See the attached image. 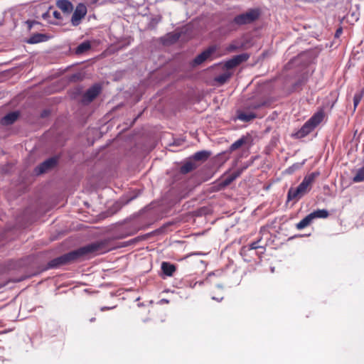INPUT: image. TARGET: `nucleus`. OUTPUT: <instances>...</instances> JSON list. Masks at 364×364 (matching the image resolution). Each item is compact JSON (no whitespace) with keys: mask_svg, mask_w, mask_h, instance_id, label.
<instances>
[{"mask_svg":"<svg viewBox=\"0 0 364 364\" xmlns=\"http://www.w3.org/2000/svg\"><path fill=\"white\" fill-rule=\"evenodd\" d=\"M161 269L164 274L171 277L176 272V266L167 262H163L161 264Z\"/></svg>","mask_w":364,"mask_h":364,"instance_id":"13","label":"nucleus"},{"mask_svg":"<svg viewBox=\"0 0 364 364\" xmlns=\"http://www.w3.org/2000/svg\"><path fill=\"white\" fill-rule=\"evenodd\" d=\"M238 119L243 122H250L257 117V115L253 112L245 113L241 112L237 116Z\"/></svg>","mask_w":364,"mask_h":364,"instance_id":"20","label":"nucleus"},{"mask_svg":"<svg viewBox=\"0 0 364 364\" xmlns=\"http://www.w3.org/2000/svg\"><path fill=\"white\" fill-rule=\"evenodd\" d=\"M216 51V48L215 46H210L206 50L203 51L201 53L198 55L191 62V65L193 67H196L198 65H201L205 60L209 59L212 54H213Z\"/></svg>","mask_w":364,"mask_h":364,"instance_id":"5","label":"nucleus"},{"mask_svg":"<svg viewBox=\"0 0 364 364\" xmlns=\"http://www.w3.org/2000/svg\"><path fill=\"white\" fill-rule=\"evenodd\" d=\"M43 41V35L38 34L32 36L28 41L30 43H37Z\"/></svg>","mask_w":364,"mask_h":364,"instance_id":"24","label":"nucleus"},{"mask_svg":"<svg viewBox=\"0 0 364 364\" xmlns=\"http://www.w3.org/2000/svg\"><path fill=\"white\" fill-rule=\"evenodd\" d=\"M323 116V112H318L314 114L296 133L298 137H304L311 132L322 122Z\"/></svg>","mask_w":364,"mask_h":364,"instance_id":"3","label":"nucleus"},{"mask_svg":"<svg viewBox=\"0 0 364 364\" xmlns=\"http://www.w3.org/2000/svg\"><path fill=\"white\" fill-rule=\"evenodd\" d=\"M18 112H12L6 114L1 119V124L2 125H9L13 124L18 117Z\"/></svg>","mask_w":364,"mask_h":364,"instance_id":"12","label":"nucleus"},{"mask_svg":"<svg viewBox=\"0 0 364 364\" xmlns=\"http://www.w3.org/2000/svg\"><path fill=\"white\" fill-rule=\"evenodd\" d=\"M264 103H253L251 105H250V107L254 109H257L260 108L262 106H263Z\"/></svg>","mask_w":364,"mask_h":364,"instance_id":"27","label":"nucleus"},{"mask_svg":"<svg viewBox=\"0 0 364 364\" xmlns=\"http://www.w3.org/2000/svg\"><path fill=\"white\" fill-rule=\"evenodd\" d=\"M247 139L245 136H242V138L239 139L236 141H235L233 144H231L230 147V150L231 151H233L240 147H241L243 144L246 143Z\"/></svg>","mask_w":364,"mask_h":364,"instance_id":"22","label":"nucleus"},{"mask_svg":"<svg viewBox=\"0 0 364 364\" xmlns=\"http://www.w3.org/2000/svg\"><path fill=\"white\" fill-rule=\"evenodd\" d=\"M95 320V318H90V321H91V322L94 321Z\"/></svg>","mask_w":364,"mask_h":364,"instance_id":"31","label":"nucleus"},{"mask_svg":"<svg viewBox=\"0 0 364 364\" xmlns=\"http://www.w3.org/2000/svg\"><path fill=\"white\" fill-rule=\"evenodd\" d=\"M56 163H57V160L55 159L50 158V159L46 160L45 161H43V163H41L38 166H37L35 168V173L38 175L43 173L46 172L47 171H48L49 169L54 167L55 166Z\"/></svg>","mask_w":364,"mask_h":364,"instance_id":"9","label":"nucleus"},{"mask_svg":"<svg viewBox=\"0 0 364 364\" xmlns=\"http://www.w3.org/2000/svg\"><path fill=\"white\" fill-rule=\"evenodd\" d=\"M101 87L99 85H94L83 95L82 102L84 104L91 102L100 92Z\"/></svg>","mask_w":364,"mask_h":364,"instance_id":"8","label":"nucleus"},{"mask_svg":"<svg viewBox=\"0 0 364 364\" xmlns=\"http://www.w3.org/2000/svg\"><path fill=\"white\" fill-rule=\"evenodd\" d=\"M259 16V11L252 9L244 14L236 16L233 19V22L239 26L249 24L256 21Z\"/></svg>","mask_w":364,"mask_h":364,"instance_id":"4","label":"nucleus"},{"mask_svg":"<svg viewBox=\"0 0 364 364\" xmlns=\"http://www.w3.org/2000/svg\"><path fill=\"white\" fill-rule=\"evenodd\" d=\"M313 219L310 214L307 215L304 218H303L299 223L296 225V227L298 230L304 229V228L309 225Z\"/></svg>","mask_w":364,"mask_h":364,"instance_id":"17","label":"nucleus"},{"mask_svg":"<svg viewBox=\"0 0 364 364\" xmlns=\"http://www.w3.org/2000/svg\"><path fill=\"white\" fill-rule=\"evenodd\" d=\"M57 6L65 14H70L73 10V6L68 0H58L56 3Z\"/></svg>","mask_w":364,"mask_h":364,"instance_id":"11","label":"nucleus"},{"mask_svg":"<svg viewBox=\"0 0 364 364\" xmlns=\"http://www.w3.org/2000/svg\"><path fill=\"white\" fill-rule=\"evenodd\" d=\"M197 168V165L192 161H187L180 168V172L186 174Z\"/></svg>","mask_w":364,"mask_h":364,"instance_id":"16","label":"nucleus"},{"mask_svg":"<svg viewBox=\"0 0 364 364\" xmlns=\"http://www.w3.org/2000/svg\"><path fill=\"white\" fill-rule=\"evenodd\" d=\"M250 58V55L247 53H242L240 55H235L231 59L227 60L225 63V68L226 69H232L237 66H238L240 64H241L243 62L247 61Z\"/></svg>","mask_w":364,"mask_h":364,"instance_id":"7","label":"nucleus"},{"mask_svg":"<svg viewBox=\"0 0 364 364\" xmlns=\"http://www.w3.org/2000/svg\"><path fill=\"white\" fill-rule=\"evenodd\" d=\"M120 202H121V201H119V202H117V204H119V203L120 204Z\"/></svg>","mask_w":364,"mask_h":364,"instance_id":"33","label":"nucleus"},{"mask_svg":"<svg viewBox=\"0 0 364 364\" xmlns=\"http://www.w3.org/2000/svg\"><path fill=\"white\" fill-rule=\"evenodd\" d=\"M244 48V44L238 41L232 42L227 48L228 52H234Z\"/></svg>","mask_w":364,"mask_h":364,"instance_id":"21","label":"nucleus"},{"mask_svg":"<svg viewBox=\"0 0 364 364\" xmlns=\"http://www.w3.org/2000/svg\"><path fill=\"white\" fill-rule=\"evenodd\" d=\"M100 245L95 243L82 247L77 250L70 252L60 257L55 258L49 262L50 267H57L58 266L71 263L81 257L90 253H98Z\"/></svg>","mask_w":364,"mask_h":364,"instance_id":"1","label":"nucleus"},{"mask_svg":"<svg viewBox=\"0 0 364 364\" xmlns=\"http://www.w3.org/2000/svg\"><path fill=\"white\" fill-rule=\"evenodd\" d=\"M259 240H259L257 241H255V242H253L251 244H250L249 249L250 250H256V249H258V248L261 247L259 245H258V243H259Z\"/></svg>","mask_w":364,"mask_h":364,"instance_id":"26","label":"nucleus"},{"mask_svg":"<svg viewBox=\"0 0 364 364\" xmlns=\"http://www.w3.org/2000/svg\"><path fill=\"white\" fill-rule=\"evenodd\" d=\"M232 75V73L231 72L226 71L224 73L216 76L214 78V81L216 82L218 85H222L229 80Z\"/></svg>","mask_w":364,"mask_h":364,"instance_id":"14","label":"nucleus"},{"mask_svg":"<svg viewBox=\"0 0 364 364\" xmlns=\"http://www.w3.org/2000/svg\"><path fill=\"white\" fill-rule=\"evenodd\" d=\"M119 245H116L114 246V248H117V247H119Z\"/></svg>","mask_w":364,"mask_h":364,"instance_id":"32","label":"nucleus"},{"mask_svg":"<svg viewBox=\"0 0 364 364\" xmlns=\"http://www.w3.org/2000/svg\"><path fill=\"white\" fill-rule=\"evenodd\" d=\"M240 175V171H237L232 173L230 176L225 178L221 182H220L217 186L218 190H223L228 186H229L233 181H235Z\"/></svg>","mask_w":364,"mask_h":364,"instance_id":"10","label":"nucleus"},{"mask_svg":"<svg viewBox=\"0 0 364 364\" xmlns=\"http://www.w3.org/2000/svg\"><path fill=\"white\" fill-rule=\"evenodd\" d=\"M91 45L89 41H84L80 43L75 50L77 54H82L90 49Z\"/></svg>","mask_w":364,"mask_h":364,"instance_id":"19","label":"nucleus"},{"mask_svg":"<svg viewBox=\"0 0 364 364\" xmlns=\"http://www.w3.org/2000/svg\"><path fill=\"white\" fill-rule=\"evenodd\" d=\"M342 32V29L341 28H338L336 32V36H338Z\"/></svg>","mask_w":364,"mask_h":364,"instance_id":"30","label":"nucleus"},{"mask_svg":"<svg viewBox=\"0 0 364 364\" xmlns=\"http://www.w3.org/2000/svg\"><path fill=\"white\" fill-rule=\"evenodd\" d=\"M134 198L133 197H130L129 198L127 199L126 200H122V202H120V206L123 205H125L127 204L128 202H129L130 200H132Z\"/></svg>","mask_w":364,"mask_h":364,"instance_id":"29","label":"nucleus"},{"mask_svg":"<svg viewBox=\"0 0 364 364\" xmlns=\"http://www.w3.org/2000/svg\"><path fill=\"white\" fill-rule=\"evenodd\" d=\"M364 181V166L358 169L356 175L353 177L354 182H360Z\"/></svg>","mask_w":364,"mask_h":364,"instance_id":"23","label":"nucleus"},{"mask_svg":"<svg viewBox=\"0 0 364 364\" xmlns=\"http://www.w3.org/2000/svg\"><path fill=\"white\" fill-rule=\"evenodd\" d=\"M310 215L312 217V219L314 220L315 218H326L329 214L328 212L325 209H318L311 213Z\"/></svg>","mask_w":364,"mask_h":364,"instance_id":"18","label":"nucleus"},{"mask_svg":"<svg viewBox=\"0 0 364 364\" xmlns=\"http://www.w3.org/2000/svg\"><path fill=\"white\" fill-rule=\"evenodd\" d=\"M210 156V152L208 151H200L193 154L192 159L195 161H205Z\"/></svg>","mask_w":364,"mask_h":364,"instance_id":"15","label":"nucleus"},{"mask_svg":"<svg viewBox=\"0 0 364 364\" xmlns=\"http://www.w3.org/2000/svg\"><path fill=\"white\" fill-rule=\"evenodd\" d=\"M53 15L57 19L61 18L60 13L57 11H53Z\"/></svg>","mask_w":364,"mask_h":364,"instance_id":"28","label":"nucleus"},{"mask_svg":"<svg viewBox=\"0 0 364 364\" xmlns=\"http://www.w3.org/2000/svg\"><path fill=\"white\" fill-rule=\"evenodd\" d=\"M318 175V172H313L306 176L297 188H290L287 193V200H297L306 194L310 191L312 183Z\"/></svg>","mask_w":364,"mask_h":364,"instance_id":"2","label":"nucleus"},{"mask_svg":"<svg viewBox=\"0 0 364 364\" xmlns=\"http://www.w3.org/2000/svg\"><path fill=\"white\" fill-rule=\"evenodd\" d=\"M363 97L362 93H357L354 95L353 97V106H354V110H355L357 106L360 103L361 99Z\"/></svg>","mask_w":364,"mask_h":364,"instance_id":"25","label":"nucleus"},{"mask_svg":"<svg viewBox=\"0 0 364 364\" xmlns=\"http://www.w3.org/2000/svg\"><path fill=\"white\" fill-rule=\"evenodd\" d=\"M87 14V7L83 4H79L72 16L71 22L73 26H78L82 20Z\"/></svg>","mask_w":364,"mask_h":364,"instance_id":"6","label":"nucleus"}]
</instances>
